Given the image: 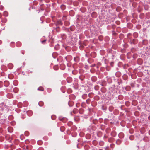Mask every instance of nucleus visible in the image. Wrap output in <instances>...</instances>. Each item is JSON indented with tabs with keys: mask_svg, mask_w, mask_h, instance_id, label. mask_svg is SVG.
Instances as JSON below:
<instances>
[{
	"mask_svg": "<svg viewBox=\"0 0 150 150\" xmlns=\"http://www.w3.org/2000/svg\"><path fill=\"white\" fill-rule=\"evenodd\" d=\"M27 114L29 116H31L33 114L31 110H28L27 112Z\"/></svg>",
	"mask_w": 150,
	"mask_h": 150,
	"instance_id": "obj_1",
	"label": "nucleus"
},
{
	"mask_svg": "<svg viewBox=\"0 0 150 150\" xmlns=\"http://www.w3.org/2000/svg\"><path fill=\"white\" fill-rule=\"evenodd\" d=\"M4 85L5 86H8L9 85V82L7 81H5L4 82Z\"/></svg>",
	"mask_w": 150,
	"mask_h": 150,
	"instance_id": "obj_2",
	"label": "nucleus"
},
{
	"mask_svg": "<svg viewBox=\"0 0 150 150\" xmlns=\"http://www.w3.org/2000/svg\"><path fill=\"white\" fill-rule=\"evenodd\" d=\"M17 106L19 108H21L22 107L23 105L21 103L19 102L17 104Z\"/></svg>",
	"mask_w": 150,
	"mask_h": 150,
	"instance_id": "obj_3",
	"label": "nucleus"
},
{
	"mask_svg": "<svg viewBox=\"0 0 150 150\" xmlns=\"http://www.w3.org/2000/svg\"><path fill=\"white\" fill-rule=\"evenodd\" d=\"M85 76L83 75H81L80 76H79V79L81 80H83L84 78H85Z\"/></svg>",
	"mask_w": 150,
	"mask_h": 150,
	"instance_id": "obj_4",
	"label": "nucleus"
},
{
	"mask_svg": "<svg viewBox=\"0 0 150 150\" xmlns=\"http://www.w3.org/2000/svg\"><path fill=\"white\" fill-rule=\"evenodd\" d=\"M57 27L56 28V30L57 32H59L60 31V28L59 26L58 25H57Z\"/></svg>",
	"mask_w": 150,
	"mask_h": 150,
	"instance_id": "obj_5",
	"label": "nucleus"
},
{
	"mask_svg": "<svg viewBox=\"0 0 150 150\" xmlns=\"http://www.w3.org/2000/svg\"><path fill=\"white\" fill-rule=\"evenodd\" d=\"M38 104L40 106H42L44 105V103L42 101H40L39 102Z\"/></svg>",
	"mask_w": 150,
	"mask_h": 150,
	"instance_id": "obj_6",
	"label": "nucleus"
},
{
	"mask_svg": "<svg viewBox=\"0 0 150 150\" xmlns=\"http://www.w3.org/2000/svg\"><path fill=\"white\" fill-rule=\"evenodd\" d=\"M8 13L6 11H5L3 13V15L5 16H8Z\"/></svg>",
	"mask_w": 150,
	"mask_h": 150,
	"instance_id": "obj_7",
	"label": "nucleus"
},
{
	"mask_svg": "<svg viewBox=\"0 0 150 150\" xmlns=\"http://www.w3.org/2000/svg\"><path fill=\"white\" fill-rule=\"evenodd\" d=\"M68 105L69 106H72L73 105V103L72 102L69 101L68 102Z\"/></svg>",
	"mask_w": 150,
	"mask_h": 150,
	"instance_id": "obj_8",
	"label": "nucleus"
},
{
	"mask_svg": "<svg viewBox=\"0 0 150 150\" xmlns=\"http://www.w3.org/2000/svg\"><path fill=\"white\" fill-rule=\"evenodd\" d=\"M79 113L81 114H82L84 112V110L83 109H80L79 110Z\"/></svg>",
	"mask_w": 150,
	"mask_h": 150,
	"instance_id": "obj_9",
	"label": "nucleus"
},
{
	"mask_svg": "<svg viewBox=\"0 0 150 150\" xmlns=\"http://www.w3.org/2000/svg\"><path fill=\"white\" fill-rule=\"evenodd\" d=\"M116 143L118 145H119L121 143V141L120 139H118L117 140Z\"/></svg>",
	"mask_w": 150,
	"mask_h": 150,
	"instance_id": "obj_10",
	"label": "nucleus"
},
{
	"mask_svg": "<svg viewBox=\"0 0 150 150\" xmlns=\"http://www.w3.org/2000/svg\"><path fill=\"white\" fill-rule=\"evenodd\" d=\"M38 90L39 91H43L44 88L42 87H40L38 88Z\"/></svg>",
	"mask_w": 150,
	"mask_h": 150,
	"instance_id": "obj_11",
	"label": "nucleus"
},
{
	"mask_svg": "<svg viewBox=\"0 0 150 150\" xmlns=\"http://www.w3.org/2000/svg\"><path fill=\"white\" fill-rule=\"evenodd\" d=\"M74 60L76 62H78L79 61V59L78 57H76L74 58Z\"/></svg>",
	"mask_w": 150,
	"mask_h": 150,
	"instance_id": "obj_12",
	"label": "nucleus"
},
{
	"mask_svg": "<svg viewBox=\"0 0 150 150\" xmlns=\"http://www.w3.org/2000/svg\"><path fill=\"white\" fill-rule=\"evenodd\" d=\"M65 8V6L64 5H62L61 6V8L62 10H64Z\"/></svg>",
	"mask_w": 150,
	"mask_h": 150,
	"instance_id": "obj_13",
	"label": "nucleus"
},
{
	"mask_svg": "<svg viewBox=\"0 0 150 150\" xmlns=\"http://www.w3.org/2000/svg\"><path fill=\"white\" fill-rule=\"evenodd\" d=\"M60 129L62 132H63L65 128L64 127L62 126L61 127Z\"/></svg>",
	"mask_w": 150,
	"mask_h": 150,
	"instance_id": "obj_14",
	"label": "nucleus"
},
{
	"mask_svg": "<svg viewBox=\"0 0 150 150\" xmlns=\"http://www.w3.org/2000/svg\"><path fill=\"white\" fill-rule=\"evenodd\" d=\"M67 80L68 83H70L71 81V78L70 77L68 78L67 79Z\"/></svg>",
	"mask_w": 150,
	"mask_h": 150,
	"instance_id": "obj_15",
	"label": "nucleus"
},
{
	"mask_svg": "<svg viewBox=\"0 0 150 150\" xmlns=\"http://www.w3.org/2000/svg\"><path fill=\"white\" fill-rule=\"evenodd\" d=\"M132 42L134 44H136L137 43V40L136 39H133L132 40Z\"/></svg>",
	"mask_w": 150,
	"mask_h": 150,
	"instance_id": "obj_16",
	"label": "nucleus"
},
{
	"mask_svg": "<svg viewBox=\"0 0 150 150\" xmlns=\"http://www.w3.org/2000/svg\"><path fill=\"white\" fill-rule=\"evenodd\" d=\"M13 91L14 92H17L18 91V89L16 88H14L13 89Z\"/></svg>",
	"mask_w": 150,
	"mask_h": 150,
	"instance_id": "obj_17",
	"label": "nucleus"
},
{
	"mask_svg": "<svg viewBox=\"0 0 150 150\" xmlns=\"http://www.w3.org/2000/svg\"><path fill=\"white\" fill-rule=\"evenodd\" d=\"M10 148L11 149L13 150V149L14 148V145L10 144Z\"/></svg>",
	"mask_w": 150,
	"mask_h": 150,
	"instance_id": "obj_18",
	"label": "nucleus"
},
{
	"mask_svg": "<svg viewBox=\"0 0 150 150\" xmlns=\"http://www.w3.org/2000/svg\"><path fill=\"white\" fill-rule=\"evenodd\" d=\"M51 118L53 120H54L56 118V116L54 115H52L51 116Z\"/></svg>",
	"mask_w": 150,
	"mask_h": 150,
	"instance_id": "obj_19",
	"label": "nucleus"
},
{
	"mask_svg": "<svg viewBox=\"0 0 150 150\" xmlns=\"http://www.w3.org/2000/svg\"><path fill=\"white\" fill-rule=\"evenodd\" d=\"M26 149L27 150H30L31 149H30V148H31L30 146H27L26 147Z\"/></svg>",
	"mask_w": 150,
	"mask_h": 150,
	"instance_id": "obj_20",
	"label": "nucleus"
},
{
	"mask_svg": "<svg viewBox=\"0 0 150 150\" xmlns=\"http://www.w3.org/2000/svg\"><path fill=\"white\" fill-rule=\"evenodd\" d=\"M77 111V109H74L73 110V112L74 114H75V113H76V112Z\"/></svg>",
	"mask_w": 150,
	"mask_h": 150,
	"instance_id": "obj_21",
	"label": "nucleus"
},
{
	"mask_svg": "<svg viewBox=\"0 0 150 150\" xmlns=\"http://www.w3.org/2000/svg\"><path fill=\"white\" fill-rule=\"evenodd\" d=\"M10 124H11V125H15V123L14 122H11V123H10Z\"/></svg>",
	"mask_w": 150,
	"mask_h": 150,
	"instance_id": "obj_22",
	"label": "nucleus"
},
{
	"mask_svg": "<svg viewBox=\"0 0 150 150\" xmlns=\"http://www.w3.org/2000/svg\"><path fill=\"white\" fill-rule=\"evenodd\" d=\"M13 75L10 74V79H12L13 77Z\"/></svg>",
	"mask_w": 150,
	"mask_h": 150,
	"instance_id": "obj_23",
	"label": "nucleus"
},
{
	"mask_svg": "<svg viewBox=\"0 0 150 150\" xmlns=\"http://www.w3.org/2000/svg\"><path fill=\"white\" fill-rule=\"evenodd\" d=\"M4 7L2 5L0 6V10H2L3 9Z\"/></svg>",
	"mask_w": 150,
	"mask_h": 150,
	"instance_id": "obj_24",
	"label": "nucleus"
},
{
	"mask_svg": "<svg viewBox=\"0 0 150 150\" xmlns=\"http://www.w3.org/2000/svg\"><path fill=\"white\" fill-rule=\"evenodd\" d=\"M13 131V128L11 127H10V133L12 132Z\"/></svg>",
	"mask_w": 150,
	"mask_h": 150,
	"instance_id": "obj_25",
	"label": "nucleus"
},
{
	"mask_svg": "<svg viewBox=\"0 0 150 150\" xmlns=\"http://www.w3.org/2000/svg\"><path fill=\"white\" fill-rule=\"evenodd\" d=\"M13 66L12 64L10 63V69H11V68L13 67Z\"/></svg>",
	"mask_w": 150,
	"mask_h": 150,
	"instance_id": "obj_26",
	"label": "nucleus"
},
{
	"mask_svg": "<svg viewBox=\"0 0 150 150\" xmlns=\"http://www.w3.org/2000/svg\"><path fill=\"white\" fill-rule=\"evenodd\" d=\"M58 24L62 25V23L61 21H58Z\"/></svg>",
	"mask_w": 150,
	"mask_h": 150,
	"instance_id": "obj_27",
	"label": "nucleus"
},
{
	"mask_svg": "<svg viewBox=\"0 0 150 150\" xmlns=\"http://www.w3.org/2000/svg\"><path fill=\"white\" fill-rule=\"evenodd\" d=\"M133 137L132 136H130V137L129 138L131 140H132L133 139Z\"/></svg>",
	"mask_w": 150,
	"mask_h": 150,
	"instance_id": "obj_28",
	"label": "nucleus"
},
{
	"mask_svg": "<svg viewBox=\"0 0 150 150\" xmlns=\"http://www.w3.org/2000/svg\"><path fill=\"white\" fill-rule=\"evenodd\" d=\"M38 150H43V149L42 148H40L38 149Z\"/></svg>",
	"mask_w": 150,
	"mask_h": 150,
	"instance_id": "obj_29",
	"label": "nucleus"
},
{
	"mask_svg": "<svg viewBox=\"0 0 150 150\" xmlns=\"http://www.w3.org/2000/svg\"><path fill=\"white\" fill-rule=\"evenodd\" d=\"M46 40H44L43 41H42V43H44L45 41H46Z\"/></svg>",
	"mask_w": 150,
	"mask_h": 150,
	"instance_id": "obj_30",
	"label": "nucleus"
},
{
	"mask_svg": "<svg viewBox=\"0 0 150 150\" xmlns=\"http://www.w3.org/2000/svg\"><path fill=\"white\" fill-rule=\"evenodd\" d=\"M95 64H92V65H91V67H94V66H95Z\"/></svg>",
	"mask_w": 150,
	"mask_h": 150,
	"instance_id": "obj_31",
	"label": "nucleus"
},
{
	"mask_svg": "<svg viewBox=\"0 0 150 150\" xmlns=\"http://www.w3.org/2000/svg\"><path fill=\"white\" fill-rule=\"evenodd\" d=\"M66 17L65 16H64V17L63 18V20H65V18Z\"/></svg>",
	"mask_w": 150,
	"mask_h": 150,
	"instance_id": "obj_32",
	"label": "nucleus"
},
{
	"mask_svg": "<svg viewBox=\"0 0 150 150\" xmlns=\"http://www.w3.org/2000/svg\"><path fill=\"white\" fill-rule=\"evenodd\" d=\"M12 117H13V116H12V115H10V119H12Z\"/></svg>",
	"mask_w": 150,
	"mask_h": 150,
	"instance_id": "obj_33",
	"label": "nucleus"
},
{
	"mask_svg": "<svg viewBox=\"0 0 150 150\" xmlns=\"http://www.w3.org/2000/svg\"><path fill=\"white\" fill-rule=\"evenodd\" d=\"M12 94H11L10 93V98H11V96H12Z\"/></svg>",
	"mask_w": 150,
	"mask_h": 150,
	"instance_id": "obj_34",
	"label": "nucleus"
},
{
	"mask_svg": "<svg viewBox=\"0 0 150 150\" xmlns=\"http://www.w3.org/2000/svg\"><path fill=\"white\" fill-rule=\"evenodd\" d=\"M2 15L0 13V18H1V17Z\"/></svg>",
	"mask_w": 150,
	"mask_h": 150,
	"instance_id": "obj_35",
	"label": "nucleus"
},
{
	"mask_svg": "<svg viewBox=\"0 0 150 150\" xmlns=\"http://www.w3.org/2000/svg\"><path fill=\"white\" fill-rule=\"evenodd\" d=\"M2 43V41L1 40H0V44H1Z\"/></svg>",
	"mask_w": 150,
	"mask_h": 150,
	"instance_id": "obj_36",
	"label": "nucleus"
},
{
	"mask_svg": "<svg viewBox=\"0 0 150 150\" xmlns=\"http://www.w3.org/2000/svg\"><path fill=\"white\" fill-rule=\"evenodd\" d=\"M86 102L88 104H89V103H88V101L87 100H86Z\"/></svg>",
	"mask_w": 150,
	"mask_h": 150,
	"instance_id": "obj_37",
	"label": "nucleus"
},
{
	"mask_svg": "<svg viewBox=\"0 0 150 150\" xmlns=\"http://www.w3.org/2000/svg\"><path fill=\"white\" fill-rule=\"evenodd\" d=\"M9 127H8V132H9Z\"/></svg>",
	"mask_w": 150,
	"mask_h": 150,
	"instance_id": "obj_38",
	"label": "nucleus"
},
{
	"mask_svg": "<svg viewBox=\"0 0 150 150\" xmlns=\"http://www.w3.org/2000/svg\"><path fill=\"white\" fill-rule=\"evenodd\" d=\"M52 150H55V149L54 148H53L52 149Z\"/></svg>",
	"mask_w": 150,
	"mask_h": 150,
	"instance_id": "obj_39",
	"label": "nucleus"
},
{
	"mask_svg": "<svg viewBox=\"0 0 150 150\" xmlns=\"http://www.w3.org/2000/svg\"><path fill=\"white\" fill-rule=\"evenodd\" d=\"M8 78H9V74L8 75Z\"/></svg>",
	"mask_w": 150,
	"mask_h": 150,
	"instance_id": "obj_40",
	"label": "nucleus"
},
{
	"mask_svg": "<svg viewBox=\"0 0 150 150\" xmlns=\"http://www.w3.org/2000/svg\"><path fill=\"white\" fill-rule=\"evenodd\" d=\"M59 120H60L61 121H62V119H59Z\"/></svg>",
	"mask_w": 150,
	"mask_h": 150,
	"instance_id": "obj_41",
	"label": "nucleus"
},
{
	"mask_svg": "<svg viewBox=\"0 0 150 150\" xmlns=\"http://www.w3.org/2000/svg\"><path fill=\"white\" fill-rule=\"evenodd\" d=\"M96 87H95V89H96V90H97V89H96Z\"/></svg>",
	"mask_w": 150,
	"mask_h": 150,
	"instance_id": "obj_42",
	"label": "nucleus"
},
{
	"mask_svg": "<svg viewBox=\"0 0 150 150\" xmlns=\"http://www.w3.org/2000/svg\"><path fill=\"white\" fill-rule=\"evenodd\" d=\"M121 134H120L119 135L120 136V135Z\"/></svg>",
	"mask_w": 150,
	"mask_h": 150,
	"instance_id": "obj_43",
	"label": "nucleus"
}]
</instances>
